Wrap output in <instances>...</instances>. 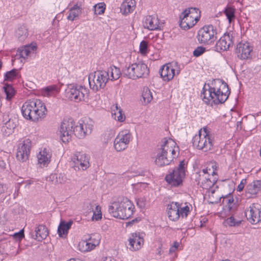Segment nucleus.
Wrapping results in <instances>:
<instances>
[{
	"instance_id": "1a4fd4ad",
	"label": "nucleus",
	"mask_w": 261,
	"mask_h": 261,
	"mask_svg": "<svg viewBox=\"0 0 261 261\" xmlns=\"http://www.w3.org/2000/svg\"><path fill=\"white\" fill-rule=\"evenodd\" d=\"M203 130L204 134L202 135L201 131H199V135H195L193 138L192 143L193 146L196 147L197 149L207 151L212 148L213 141L206 129L204 128Z\"/></svg>"
},
{
	"instance_id": "cd10ccee",
	"label": "nucleus",
	"mask_w": 261,
	"mask_h": 261,
	"mask_svg": "<svg viewBox=\"0 0 261 261\" xmlns=\"http://www.w3.org/2000/svg\"><path fill=\"white\" fill-rule=\"evenodd\" d=\"M261 189V180L254 181L247 185L246 189L247 194H249L248 197L255 195Z\"/></svg>"
},
{
	"instance_id": "58836bf2",
	"label": "nucleus",
	"mask_w": 261,
	"mask_h": 261,
	"mask_svg": "<svg viewBox=\"0 0 261 261\" xmlns=\"http://www.w3.org/2000/svg\"><path fill=\"white\" fill-rule=\"evenodd\" d=\"M234 12L235 9L230 7H226L224 11V13L228 19L229 23L235 18Z\"/></svg>"
},
{
	"instance_id": "f03ea898",
	"label": "nucleus",
	"mask_w": 261,
	"mask_h": 261,
	"mask_svg": "<svg viewBox=\"0 0 261 261\" xmlns=\"http://www.w3.org/2000/svg\"><path fill=\"white\" fill-rule=\"evenodd\" d=\"M21 111L24 118L34 122L44 118L47 113L44 103L38 99L25 102Z\"/></svg>"
},
{
	"instance_id": "a18cd8bd",
	"label": "nucleus",
	"mask_w": 261,
	"mask_h": 261,
	"mask_svg": "<svg viewBox=\"0 0 261 261\" xmlns=\"http://www.w3.org/2000/svg\"><path fill=\"white\" fill-rule=\"evenodd\" d=\"M140 52L142 55H146L148 52V43L145 40L141 42L140 44Z\"/></svg>"
},
{
	"instance_id": "6e6552de",
	"label": "nucleus",
	"mask_w": 261,
	"mask_h": 261,
	"mask_svg": "<svg viewBox=\"0 0 261 261\" xmlns=\"http://www.w3.org/2000/svg\"><path fill=\"white\" fill-rule=\"evenodd\" d=\"M110 79L109 72L104 70H98L91 73L89 75V83L91 89L97 91L104 88Z\"/></svg>"
},
{
	"instance_id": "412c9836",
	"label": "nucleus",
	"mask_w": 261,
	"mask_h": 261,
	"mask_svg": "<svg viewBox=\"0 0 261 261\" xmlns=\"http://www.w3.org/2000/svg\"><path fill=\"white\" fill-rule=\"evenodd\" d=\"M129 249L132 251L139 250L143 243V239L139 233H133L128 239Z\"/></svg>"
},
{
	"instance_id": "72a5a7b5",
	"label": "nucleus",
	"mask_w": 261,
	"mask_h": 261,
	"mask_svg": "<svg viewBox=\"0 0 261 261\" xmlns=\"http://www.w3.org/2000/svg\"><path fill=\"white\" fill-rule=\"evenodd\" d=\"M236 214L237 212L233 213V211H231V216L225 220V223L229 226L236 227L241 224L242 220L240 218H238Z\"/></svg>"
},
{
	"instance_id": "603ef678",
	"label": "nucleus",
	"mask_w": 261,
	"mask_h": 261,
	"mask_svg": "<svg viewBox=\"0 0 261 261\" xmlns=\"http://www.w3.org/2000/svg\"><path fill=\"white\" fill-rule=\"evenodd\" d=\"M56 89V88L52 86H48L46 87L44 90V94L45 95L49 96L50 93Z\"/></svg>"
},
{
	"instance_id": "5701e85b",
	"label": "nucleus",
	"mask_w": 261,
	"mask_h": 261,
	"mask_svg": "<svg viewBox=\"0 0 261 261\" xmlns=\"http://www.w3.org/2000/svg\"><path fill=\"white\" fill-rule=\"evenodd\" d=\"M178 208H180V203L177 202H172L167 207V214L170 220L176 221L179 218Z\"/></svg>"
},
{
	"instance_id": "bf43d9fd",
	"label": "nucleus",
	"mask_w": 261,
	"mask_h": 261,
	"mask_svg": "<svg viewBox=\"0 0 261 261\" xmlns=\"http://www.w3.org/2000/svg\"><path fill=\"white\" fill-rule=\"evenodd\" d=\"M70 9H75V10H82V8L81 6H79L77 4L74 5Z\"/></svg>"
},
{
	"instance_id": "4be33fe9",
	"label": "nucleus",
	"mask_w": 261,
	"mask_h": 261,
	"mask_svg": "<svg viewBox=\"0 0 261 261\" xmlns=\"http://www.w3.org/2000/svg\"><path fill=\"white\" fill-rule=\"evenodd\" d=\"M32 238L38 241H41L46 238L48 235L47 227L44 225H39L35 228V230L31 234Z\"/></svg>"
},
{
	"instance_id": "6e6d98bb",
	"label": "nucleus",
	"mask_w": 261,
	"mask_h": 261,
	"mask_svg": "<svg viewBox=\"0 0 261 261\" xmlns=\"http://www.w3.org/2000/svg\"><path fill=\"white\" fill-rule=\"evenodd\" d=\"M233 201H234V200L232 197L229 198L227 200V206H228V208L230 212H231V211H233V210L232 209V206H230V204L233 202Z\"/></svg>"
},
{
	"instance_id": "4d7b16f0",
	"label": "nucleus",
	"mask_w": 261,
	"mask_h": 261,
	"mask_svg": "<svg viewBox=\"0 0 261 261\" xmlns=\"http://www.w3.org/2000/svg\"><path fill=\"white\" fill-rule=\"evenodd\" d=\"M140 221V218H136L132 220V221H130L129 222H126V226H131L133 224H134L135 223L138 222Z\"/></svg>"
},
{
	"instance_id": "6ab92c4d",
	"label": "nucleus",
	"mask_w": 261,
	"mask_h": 261,
	"mask_svg": "<svg viewBox=\"0 0 261 261\" xmlns=\"http://www.w3.org/2000/svg\"><path fill=\"white\" fill-rule=\"evenodd\" d=\"M101 239L99 233H94L85 237V240L81 243L84 248L83 251H90L99 245Z\"/></svg>"
},
{
	"instance_id": "8fccbe9b",
	"label": "nucleus",
	"mask_w": 261,
	"mask_h": 261,
	"mask_svg": "<svg viewBox=\"0 0 261 261\" xmlns=\"http://www.w3.org/2000/svg\"><path fill=\"white\" fill-rule=\"evenodd\" d=\"M13 237L16 240H21L24 237L23 229H21L19 232L15 233L13 235Z\"/></svg>"
},
{
	"instance_id": "9b49d317",
	"label": "nucleus",
	"mask_w": 261,
	"mask_h": 261,
	"mask_svg": "<svg viewBox=\"0 0 261 261\" xmlns=\"http://www.w3.org/2000/svg\"><path fill=\"white\" fill-rule=\"evenodd\" d=\"M74 126V121L72 118L64 119L62 122L60 128V137L64 143L69 142L73 135L72 129Z\"/></svg>"
},
{
	"instance_id": "e433bc0d",
	"label": "nucleus",
	"mask_w": 261,
	"mask_h": 261,
	"mask_svg": "<svg viewBox=\"0 0 261 261\" xmlns=\"http://www.w3.org/2000/svg\"><path fill=\"white\" fill-rule=\"evenodd\" d=\"M142 96L145 104L149 103L153 98L152 93L148 88H144Z\"/></svg>"
},
{
	"instance_id": "7c9ffc66",
	"label": "nucleus",
	"mask_w": 261,
	"mask_h": 261,
	"mask_svg": "<svg viewBox=\"0 0 261 261\" xmlns=\"http://www.w3.org/2000/svg\"><path fill=\"white\" fill-rule=\"evenodd\" d=\"M112 111V116L114 119L120 122H123L125 120V116L122 113V110L118 106L117 104L113 106Z\"/></svg>"
},
{
	"instance_id": "0e129e2a",
	"label": "nucleus",
	"mask_w": 261,
	"mask_h": 261,
	"mask_svg": "<svg viewBox=\"0 0 261 261\" xmlns=\"http://www.w3.org/2000/svg\"><path fill=\"white\" fill-rule=\"evenodd\" d=\"M75 260L76 259L74 258H71L69 260H67V261H75Z\"/></svg>"
},
{
	"instance_id": "ea45409f",
	"label": "nucleus",
	"mask_w": 261,
	"mask_h": 261,
	"mask_svg": "<svg viewBox=\"0 0 261 261\" xmlns=\"http://www.w3.org/2000/svg\"><path fill=\"white\" fill-rule=\"evenodd\" d=\"M5 93L6 94V98L10 100L13 96L14 94V90L9 84H6L3 87Z\"/></svg>"
},
{
	"instance_id": "7ed1b4c3",
	"label": "nucleus",
	"mask_w": 261,
	"mask_h": 261,
	"mask_svg": "<svg viewBox=\"0 0 261 261\" xmlns=\"http://www.w3.org/2000/svg\"><path fill=\"white\" fill-rule=\"evenodd\" d=\"M175 143L172 140L163 139L161 148L156 150L155 163L160 167L168 165L176 156V151L173 148Z\"/></svg>"
},
{
	"instance_id": "473e14b6",
	"label": "nucleus",
	"mask_w": 261,
	"mask_h": 261,
	"mask_svg": "<svg viewBox=\"0 0 261 261\" xmlns=\"http://www.w3.org/2000/svg\"><path fill=\"white\" fill-rule=\"evenodd\" d=\"M28 31L27 27L21 25L18 28L16 31V36L19 41H23L28 36Z\"/></svg>"
},
{
	"instance_id": "c9c22d12",
	"label": "nucleus",
	"mask_w": 261,
	"mask_h": 261,
	"mask_svg": "<svg viewBox=\"0 0 261 261\" xmlns=\"http://www.w3.org/2000/svg\"><path fill=\"white\" fill-rule=\"evenodd\" d=\"M109 72V74L111 73V79H110L111 81H114L118 80L121 75V72L120 69L116 67L115 66H111L107 71Z\"/></svg>"
},
{
	"instance_id": "052dcab7",
	"label": "nucleus",
	"mask_w": 261,
	"mask_h": 261,
	"mask_svg": "<svg viewBox=\"0 0 261 261\" xmlns=\"http://www.w3.org/2000/svg\"><path fill=\"white\" fill-rule=\"evenodd\" d=\"M103 261H116L113 258L111 257H106Z\"/></svg>"
},
{
	"instance_id": "3c124183",
	"label": "nucleus",
	"mask_w": 261,
	"mask_h": 261,
	"mask_svg": "<svg viewBox=\"0 0 261 261\" xmlns=\"http://www.w3.org/2000/svg\"><path fill=\"white\" fill-rule=\"evenodd\" d=\"M201 172L203 173V174L202 175V176H203L205 174H208V176H210L211 173L212 174V175L213 176L214 175L216 174V172L214 170L212 171L211 169L210 168L208 169V167H207L206 169H203Z\"/></svg>"
},
{
	"instance_id": "393cba45",
	"label": "nucleus",
	"mask_w": 261,
	"mask_h": 261,
	"mask_svg": "<svg viewBox=\"0 0 261 261\" xmlns=\"http://www.w3.org/2000/svg\"><path fill=\"white\" fill-rule=\"evenodd\" d=\"M180 27L185 30H188L195 25L196 22L191 18L189 15L186 16L185 13H182L181 15L180 16Z\"/></svg>"
},
{
	"instance_id": "b1692460",
	"label": "nucleus",
	"mask_w": 261,
	"mask_h": 261,
	"mask_svg": "<svg viewBox=\"0 0 261 261\" xmlns=\"http://www.w3.org/2000/svg\"><path fill=\"white\" fill-rule=\"evenodd\" d=\"M144 27L151 31L161 30L159 19L156 16L153 15H149L146 17Z\"/></svg>"
},
{
	"instance_id": "a878e982",
	"label": "nucleus",
	"mask_w": 261,
	"mask_h": 261,
	"mask_svg": "<svg viewBox=\"0 0 261 261\" xmlns=\"http://www.w3.org/2000/svg\"><path fill=\"white\" fill-rule=\"evenodd\" d=\"M51 157V151L49 149L45 148L43 150L40 151L38 155V163L41 165L46 166L49 163Z\"/></svg>"
},
{
	"instance_id": "79ce46f5",
	"label": "nucleus",
	"mask_w": 261,
	"mask_h": 261,
	"mask_svg": "<svg viewBox=\"0 0 261 261\" xmlns=\"http://www.w3.org/2000/svg\"><path fill=\"white\" fill-rule=\"evenodd\" d=\"M105 4L104 3H99L94 6L95 13L100 15L104 13L106 9Z\"/></svg>"
},
{
	"instance_id": "4468645a",
	"label": "nucleus",
	"mask_w": 261,
	"mask_h": 261,
	"mask_svg": "<svg viewBox=\"0 0 261 261\" xmlns=\"http://www.w3.org/2000/svg\"><path fill=\"white\" fill-rule=\"evenodd\" d=\"M93 125L91 121H82L79 124L75 125L72 129L73 135L76 137L82 139L86 135H90L93 130Z\"/></svg>"
},
{
	"instance_id": "338daca9",
	"label": "nucleus",
	"mask_w": 261,
	"mask_h": 261,
	"mask_svg": "<svg viewBox=\"0 0 261 261\" xmlns=\"http://www.w3.org/2000/svg\"><path fill=\"white\" fill-rule=\"evenodd\" d=\"M2 62L0 61V69L2 68Z\"/></svg>"
},
{
	"instance_id": "864d4df0",
	"label": "nucleus",
	"mask_w": 261,
	"mask_h": 261,
	"mask_svg": "<svg viewBox=\"0 0 261 261\" xmlns=\"http://www.w3.org/2000/svg\"><path fill=\"white\" fill-rule=\"evenodd\" d=\"M246 179H242V181H241L240 184L238 186L237 191H239V192L242 191L244 188V186L246 184Z\"/></svg>"
},
{
	"instance_id": "de8ad7c7",
	"label": "nucleus",
	"mask_w": 261,
	"mask_h": 261,
	"mask_svg": "<svg viewBox=\"0 0 261 261\" xmlns=\"http://www.w3.org/2000/svg\"><path fill=\"white\" fill-rule=\"evenodd\" d=\"M56 182L59 184H64L67 180L66 176L64 173H60L56 176Z\"/></svg>"
},
{
	"instance_id": "ddd939ff",
	"label": "nucleus",
	"mask_w": 261,
	"mask_h": 261,
	"mask_svg": "<svg viewBox=\"0 0 261 261\" xmlns=\"http://www.w3.org/2000/svg\"><path fill=\"white\" fill-rule=\"evenodd\" d=\"M247 220L252 224L261 221V205L258 203H252L245 211Z\"/></svg>"
},
{
	"instance_id": "774afa93",
	"label": "nucleus",
	"mask_w": 261,
	"mask_h": 261,
	"mask_svg": "<svg viewBox=\"0 0 261 261\" xmlns=\"http://www.w3.org/2000/svg\"><path fill=\"white\" fill-rule=\"evenodd\" d=\"M75 261H81V260L80 259H77V260H75Z\"/></svg>"
},
{
	"instance_id": "20e7f679",
	"label": "nucleus",
	"mask_w": 261,
	"mask_h": 261,
	"mask_svg": "<svg viewBox=\"0 0 261 261\" xmlns=\"http://www.w3.org/2000/svg\"><path fill=\"white\" fill-rule=\"evenodd\" d=\"M135 206L127 198L123 197L120 201H115L109 206L108 211L115 218L127 219L134 214Z\"/></svg>"
},
{
	"instance_id": "a19ab883",
	"label": "nucleus",
	"mask_w": 261,
	"mask_h": 261,
	"mask_svg": "<svg viewBox=\"0 0 261 261\" xmlns=\"http://www.w3.org/2000/svg\"><path fill=\"white\" fill-rule=\"evenodd\" d=\"M181 204L180 203V208H178V213L179 217L186 218L190 212V207L186 205L184 207L181 206Z\"/></svg>"
},
{
	"instance_id": "c756f323",
	"label": "nucleus",
	"mask_w": 261,
	"mask_h": 261,
	"mask_svg": "<svg viewBox=\"0 0 261 261\" xmlns=\"http://www.w3.org/2000/svg\"><path fill=\"white\" fill-rule=\"evenodd\" d=\"M186 16L188 15L192 18L196 23L199 20L201 16V11L197 8H190L186 9L184 11Z\"/></svg>"
},
{
	"instance_id": "f704fd0d",
	"label": "nucleus",
	"mask_w": 261,
	"mask_h": 261,
	"mask_svg": "<svg viewBox=\"0 0 261 261\" xmlns=\"http://www.w3.org/2000/svg\"><path fill=\"white\" fill-rule=\"evenodd\" d=\"M217 177H214L212 179L208 177H205L204 179L202 180L200 186L203 189H209L213 187L217 181Z\"/></svg>"
},
{
	"instance_id": "f257e3e1",
	"label": "nucleus",
	"mask_w": 261,
	"mask_h": 261,
	"mask_svg": "<svg viewBox=\"0 0 261 261\" xmlns=\"http://www.w3.org/2000/svg\"><path fill=\"white\" fill-rule=\"evenodd\" d=\"M230 91L226 83L221 79H214L210 84H205L201 97L207 105H219L224 103L228 99Z\"/></svg>"
},
{
	"instance_id": "5fc2aeb1",
	"label": "nucleus",
	"mask_w": 261,
	"mask_h": 261,
	"mask_svg": "<svg viewBox=\"0 0 261 261\" xmlns=\"http://www.w3.org/2000/svg\"><path fill=\"white\" fill-rule=\"evenodd\" d=\"M201 172H196L195 174V180L197 182V184L199 186L201 184L200 180H201V179L200 178L201 176Z\"/></svg>"
},
{
	"instance_id": "dca6fc26",
	"label": "nucleus",
	"mask_w": 261,
	"mask_h": 261,
	"mask_svg": "<svg viewBox=\"0 0 261 261\" xmlns=\"http://www.w3.org/2000/svg\"><path fill=\"white\" fill-rule=\"evenodd\" d=\"M31 142L29 139H26L19 143L16 153L17 159L21 162L26 161L30 155Z\"/></svg>"
},
{
	"instance_id": "0eeeda50",
	"label": "nucleus",
	"mask_w": 261,
	"mask_h": 261,
	"mask_svg": "<svg viewBox=\"0 0 261 261\" xmlns=\"http://www.w3.org/2000/svg\"><path fill=\"white\" fill-rule=\"evenodd\" d=\"M185 165V161H181L178 167L169 171L165 178L167 183L175 187L182 185L183 179L186 175Z\"/></svg>"
},
{
	"instance_id": "13d9d810",
	"label": "nucleus",
	"mask_w": 261,
	"mask_h": 261,
	"mask_svg": "<svg viewBox=\"0 0 261 261\" xmlns=\"http://www.w3.org/2000/svg\"><path fill=\"white\" fill-rule=\"evenodd\" d=\"M137 204L140 207H143L145 205V202L142 198L139 199L137 202Z\"/></svg>"
},
{
	"instance_id": "c85d7f7f",
	"label": "nucleus",
	"mask_w": 261,
	"mask_h": 261,
	"mask_svg": "<svg viewBox=\"0 0 261 261\" xmlns=\"http://www.w3.org/2000/svg\"><path fill=\"white\" fill-rule=\"evenodd\" d=\"M37 46L36 43H31L18 49L20 57L23 59L27 58L30 54L36 50Z\"/></svg>"
},
{
	"instance_id": "a211bd4d",
	"label": "nucleus",
	"mask_w": 261,
	"mask_h": 261,
	"mask_svg": "<svg viewBox=\"0 0 261 261\" xmlns=\"http://www.w3.org/2000/svg\"><path fill=\"white\" fill-rule=\"evenodd\" d=\"M253 48L247 42H240L237 45L235 53L241 60H248L251 58V53Z\"/></svg>"
},
{
	"instance_id": "39448f33",
	"label": "nucleus",
	"mask_w": 261,
	"mask_h": 261,
	"mask_svg": "<svg viewBox=\"0 0 261 261\" xmlns=\"http://www.w3.org/2000/svg\"><path fill=\"white\" fill-rule=\"evenodd\" d=\"M149 73L147 66L142 62L133 63L126 66L122 70L123 74L133 80L146 77Z\"/></svg>"
},
{
	"instance_id": "09e8293b",
	"label": "nucleus",
	"mask_w": 261,
	"mask_h": 261,
	"mask_svg": "<svg viewBox=\"0 0 261 261\" xmlns=\"http://www.w3.org/2000/svg\"><path fill=\"white\" fill-rule=\"evenodd\" d=\"M5 125L7 128L13 129L16 127L17 124L13 119L10 118L9 120L5 123Z\"/></svg>"
},
{
	"instance_id": "37998d69",
	"label": "nucleus",
	"mask_w": 261,
	"mask_h": 261,
	"mask_svg": "<svg viewBox=\"0 0 261 261\" xmlns=\"http://www.w3.org/2000/svg\"><path fill=\"white\" fill-rule=\"evenodd\" d=\"M102 218V214L101 212V207L99 205H97L95 207V211L93 212L92 216V220L98 221Z\"/></svg>"
},
{
	"instance_id": "bb28decb",
	"label": "nucleus",
	"mask_w": 261,
	"mask_h": 261,
	"mask_svg": "<svg viewBox=\"0 0 261 261\" xmlns=\"http://www.w3.org/2000/svg\"><path fill=\"white\" fill-rule=\"evenodd\" d=\"M136 7L135 0H125L120 6L121 12L124 15H127L133 12Z\"/></svg>"
},
{
	"instance_id": "2f4dec72",
	"label": "nucleus",
	"mask_w": 261,
	"mask_h": 261,
	"mask_svg": "<svg viewBox=\"0 0 261 261\" xmlns=\"http://www.w3.org/2000/svg\"><path fill=\"white\" fill-rule=\"evenodd\" d=\"M72 223L73 221L71 220L68 222H66L64 221H61L58 229L59 236L62 237L63 234H67Z\"/></svg>"
},
{
	"instance_id": "e2e57ef3",
	"label": "nucleus",
	"mask_w": 261,
	"mask_h": 261,
	"mask_svg": "<svg viewBox=\"0 0 261 261\" xmlns=\"http://www.w3.org/2000/svg\"><path fill=\"white\" fill-rule=\"evenodd\" d=\"M175 250H176V249H175L174 247H171L170 248L169 252H170V253H171V252H174Z\"/></svg>"
},
{
	"instance_id": "2eb2a0df",
	"label": "nucleus",
	"mask_w": 261,
	"mask_h": 261,
	"mask_svg": "<svg viewBox=\"0 0 261 261\" xmlns=\"http://www.w3.org/2000/svg\"><path fill=\"white\" fill-rule=\"evenodd\" d=\"M75 170H85L90 166L89 156L82 152H76L72 159Z\"/></svg>"
},
{
	"instance_id": "aec40b11",
	"label": "nucleus",
	"mask_w": 261,
	"mask_h": 261,
	"mask_svg": "<svg viewBox=\"0 0 261 261\" xmlns=\"http://www.w3.org/2000/svg\"><path fill=\"white\" fill-rule=\"evenodd\" d=\"M160 73L163 80L167 82L171 80L175 74V69L171 63L163 65L160 70Z\"/></svg>"
},
{
	"instance_id": "9d476101",
	"label": "nucleus",
	"mask_w": 261,
	"mask_h": 261,
	"mask_svg": "<svg viewBox=\"0 0 261 261\" xmlns=\"http://www.w3.org/2000/svg\"><path fill=\"white\" fill-rule=\"evenodd\" d=\"M88 89L82 86H71L66 90V97L70 100L79 102L84 100L85 96H88Z\"/></svg>"
},
{
	"instance_id": "f8f14e48",
	"label": "nucleus",
	"mask_w": 261,
	"mask_h": 261,
	"mask_svg": "<svg viewBox=\"0 0 261 261\" xmlns=\"http://www.w3.org/2000/svg\"><path fill=\"white\" fill-rule=\"evenodd\" d=\"M131 134L128 130L120 132L114 141V147L117 151L125 149L129 144Z\"/></svg>"
},
{
	"instance_id": "49530a36",
	"label": "nucleus",
	"mask_w": 261,
	"mask_h": 261,
	"mask_svg": "<svg viewBox=\"0 0 261 261\" xmlns=\"http://www.w3.org/2000/svg\"><path fill=\"white\" fill-rule=\"evenodd\" d=\"M206 51V48L204 47L200 46L197 47L193 52V55L194 57H198L202 55Z\"/></svg>"
},
{
	"instance_id": "423d86ee",
	"label": "nucleus",
	"mask_w": 261,
	"mask_h": 261,
	"mask_svg": "<svg viewBox=\"0 0 261 261\" xmlns=\"http://www.w3.org/2000/svg\"><path fill=\"white\" fill-rule=\"evenodd\" d=\"M218 30L212 24L205 25L198 32L197 38L199 43L204 45L214 44L217 39Z\"/></svg>"
},
{
	"instance_id": "4c0bfd02",
	"label": "nucleus",
	"mask_w": 261,
	"mask_h": 261,
	"mask_svg": "<svg viewBox=\"0 0 261 261\" xmlns=\"http://www.w3.org/2000/svg\"><path fill=\"white\" fill-rule=\"evenodd\" d=\"M18 75V70L13 69L10 71H7L5 74L4 80L7 81H12L16 79Z\"/></svg>"
},
{
	"instance_id": "c03bdc74",
	"label": "nucleus",
	"mask_w": 261,
	"mask_h": 261,
	"mask_svg": "<svg viewBox=\"0 0 261 261\" xmlns=\"http://www.w3.org/2000/svg\"><path fill=\"white\" fill-rule=\"evenodd\" d=\"M82 10L70 9L69 15L67 17L68 19L73 21L75 18L77 17L81 12Z\"/></svg>"
},
{
	"instance_id": "69168bd1",
	"label": "nucleus",
	"mask_w": 261,
	"mask_h": 261,
	"mask_svg": "<svg viewBox=\"0 0 261 261\" xmlns=\"http://www.w3.org/2000/svg\"><path fill=\"white\" fill-rule=\"evenodd\" d=\"M1 189H3V187L2 185L0 184V193H2V190Z\"/></svg>"
},
{
	"instance_id": "f3484780",
	"label": "nucleus",
	"mask_w": 261,
	"mask_h": 261,
	"mask_svg": "<svg viewBox=\"0 0 261 261\" xmlns=\"http://www.w3.org/2000/svg\"><path fill=\"white\" fill-rule=\"evenodd\" d=\"M233 44V36L230 33H225L219 40L216 42L214 50L221 52V51H225L232 46Z\"/></svg>"
},
{
	"instance_id": "680f3d73",
	"label": "nucleus",
	"mask_w": 261,
	"mask_h": 261,
	"mask_svg": "<svg viewBox=\"0 0 261 261\" xmlns=\"http://www.w3.org/2000/svg\"><path fill=\"white\" fill-rule=\"evenodd\" d=\"M178 246H179V243L177 242H175L174 243V245L172 247H174L175 249H176Z\"/></svg>"
}]
</instances>
